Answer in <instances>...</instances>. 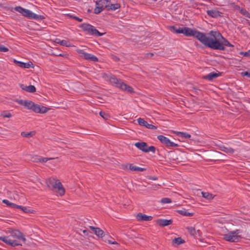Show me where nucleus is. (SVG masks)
I'll use <instances>...</instances> for the list:
<instances>
[{"label":"nucleus","mask_w":250,"mask_h":250,"mask_svg":"<svg viewBox=\"0 0 250 250\" xmlns=\"http://www.w3.org/2000/svg\"><path fill=\"white\" fill-rule=\"evenodd\" d=\"M50 164H51V163H48V166H49Z\"/></svg>","instance_id":"nucleus-62"},{"label":"nucleus","mask_w":250,"mask_h":250,"mask_svg":"<svg viewBox=\"0 0 250 250\" xmlns=\"http://www.w3.org/2000/svg\"><path fill=\"white\" fill-rule=\"evenodd\" d=\"M34 104L35 103L33 102L26 100L25 107H26L28 109L32 110Z\"/></svg>","instance_id":"nucleus-34"},{"label":"nucleus","mask_w":250,"mask_h":250,"mask_svg":"<svg viewBox=\"0 0 250 250\" xmlns=\"http://www.w3.org/2000/svg\"><path fill=\"white\" fill-rule=\"evenodd\" d=\"M220 149L221 151L227 153H233L234 152V150L232 148L229 146H220Z\"/></svg>","instance_id":"nucleus-20"},{"label":"nucleus","mask_w":250,"mask_h":250,"mask_svg":"<svg viewBox=\"0 0 250 250\" xmlns=\"http://www.w3.org/2000/svg\"><path fill=\"white\" fill-rule=\"evenodd\" d=\"M220 74H221L219 73H214V72H211L207 75L203 76L202 77V78H203V79H207L209 81H211L213 79H215L217 77H218L219 75H220Z\"/></svg>","instance_id":"nucleus-17"},{"label":"nucleus","mask_w":250,"mask_h":250,"mask_svg":"<svg viewBox=\"0 0 250 250\" xmlns=\"http://www.w3.org/2000/svg\"><path fill=\"white\" fill-rule=\"evenodd\" d=\"M16 102L20 104L25 106L26 100H17Z\"/></svg>","instance_id":"nucleus-48"},{"label":"nucleus","mask_w":250,"mask_h":250,"mask_svg":"<svg viewBox=\"0 0 250 250\" xmlns=\"http://www.w3.org/2000/svg\"><path fill=\"white\" fill-rule=\"evenodd\" d=\"M103 10V8L100 6L97 5L94 10V13L99 14Z\"/></svg>","instance_id":"nucleus-41"},{"label":"nucleus","mask_w":250,"mask_h":250,"mask_svg":"<svg viewBox=\"0 0 250 250\" xmlns=\"http://www.w3.org/2000/svg\"><path fill=\"white\" fill-rule=\"evenodd\" d=\"M50 108L45 107L44 106L41 105V113H46Z\"/></svg>","instance_id":"nucleus-44"},{"label":"nucleus","mask_w":250,"mask_h":250,"mask_svg":"<svg viewBox=\"0 0 250 250\" xmlns=\"http://www.w3.org/2000/svg\"><path fill=\"white\" fill-rule=\"evenodd\" d=\"M15 9L16 11L22 14L24 9L21 6H17L15 8Z\"/></svg>","instance_id":"nucleus-46"},{"label":"nucleus","mask_w":250,"mask_h":250,"mask_svg":"<svg viewBox=\"0 0 250 250\" xmlns=\"http://www.w3.org/2000/svg\"><path fill=\"white\" fill-rule=\"evenodd\" d=\"M174 133L177 135H180L182 137H184L185 138H189L191 137L190 134H189L186 132L174 131Z\"/></svg>","instance_id":"nucleus-33"},{"label":"nucleus","mask_w":250,"mask_h":250,"mask_svg":"<svg viewBox=\"0 0 250 250\" xmlns=\"http://www.w3.org/2000/svg\"><path fill=\"white\" fill-rule=\"evenodd\" d=\"M160 186L159 185H155L153 186V188L154 189H155L156 188H158Z\"/></svg>","instance_id":"nucleus-56"},{"label":"nucleus","mask_w":250,"mask_h":250,"mask_svg":"<svg viewBox=\"0 0 250 250\" xmlns=\"http://www.w3.org/2000/svg\"><path fill=\"white\" fill-rule=\"evenodd\" d=\"M147 178L149 180H157V177H156L155 176H154V177L148 176Z\"/></svg>","instance_id":"nucleus-55"},{"label":"nucleus","mask_w":250,"mask_h":250,"mask_svg":"<svg viewBox=\"0 0 250 250\" xmlns=\"http://www.w3.org/2000/svg\"><path fill=\"white\" fill-rule=\"evenodd\" d=\"M20 87L23 90H25L28 92L30 93H34L36 91V87L32 85H30L29 86L24 85L23 84H20Z\"/></svg>","instance_id":"nucleus-16"},{"label":"nucleus","mask_w":250,"mask_h":250,"mask_svg":"<svg viewBox=\"0 0 250 250\" xmlns=\"http://www.w3.org/2000/svg\"><path fill=\"white\" fill-rule=\"evenodd\" d=\"M5 233L6 234H9L10 236L14 238L22 240L24 243H25L26 240L24 235L18 229L8 228L5 231Z\"/></svg>","instance_id":"nucleus-5"},{"label":"nucleus","mask_w":250,"mask_h":250,"mask_svg":"<svg viewBox=\"0 0 250 250\" xmlns=\"http://www.w3.org/2000/svg\"><path fill=\"white\" fill-rule=\"evenodd\" d=\"M109 2L107 0H100L96 2V5L100 6L103 9L105 8L107 9Z\"/></svg>","instance_id":"nucleus-19"},{"label":"nucleus","mask_w":250,"mask_h":250,"mask_svg":"<svg viewBox=\"0 0 250 250\" xmlns=\"http://www.w3.org/2000/svg\"><path fill=\"white\" fill-rule=\"evenodd\" d=\"M92 27L93 26L92 25L86 23H83L80 25V27L82 28L83 31L87 32L89 34Z\"/></svg>","instance_id":"nucleus-21"},{"label":"nucleus","mask_w":250,"mask_h":250,"mask_svg":"<svg viewBox=\"0 0 250 250\" xmlns=\"http://www.w3.org/2000/svg\"><path fill=\"white\" fill-rule=\"evenodd\" d=\"M48 187L52 186L51 189L58 193L61 196H63L65 192V190L59 180L52 178L48 180Z\"/></svg>","instance_id":"nucleus-3"},{"label":"nucleus","mask_w":250,"mask_h":250,"mask_svg":"<svg viewBox=\"0 0 250 250\" xmlns=\"http://www.w3.org/2000/svg\"><path fill=\"white\" fill-rule=\"evenodd\" d=\"M31 12H32L31 11L24 9L22 15H23L25 17L30 18V13H31Z\"/></svg>","instance_id":"nucleus-42"},{"label":"nucleus","mask_w":250,"mask_h":250,"mask_svg":"<svg viewBox=\"0 0 250 250\" xmlns=\"http://www.w3.org/2000/svg\"><path fill=\"white\" fill-rule=\"evenodd\" d=\"M135 146L144 152H148L149 151L154 153L156 148L154 146H148L146 142H137L134 144Z\"/></svg>","instance_id":"nucleus-7"},{"label":"nucleus","mask_w":250,"mask_h":250,"mask_svg":"<svg viewBox=\"0 0 250 250\" xmlns=\"http://www.w3.org/2000/svg\"><path fill=\"white\" fill-rule=\"evenodd\" d=\"M0 240L12 247L21 246V244L19 243L17 240H12L9 238V236H0Z\"/></svg>","instance_id":"nucleus-10"},{"label":"nucleus","mask_w":250,"mask_h":250,"mask_svg":"<svg viewBox=\"0 0 250 250\" xmlns=\"http://www.w3.org/2000/svg\"><path fill=\"white\" fill-rule=\"evenodd\" d=\"M64 15H65L66 16H67V17L70 18H72V19H75V20L79 21V22H82L83 21V19H81V18H80L77 16H73L72 15H71L69 13H66V14H64Z\"/></svg>","instance_id":"nucleus-39"},{"label":"nucleus","mask_w":250,"mask_h":250,"mask_svg":"<svg viewBox=\"0 0 250 250\" xmlns=\"http://www.w3.org/2000/svg\"><path fill=\"white\" fill-rule=\"evenodd\" d=\"M99 114L102 117H103L104 119L105 120H107L109 117V115L108 114H106L104 112L101 111Z\"/></svg>","instance_id":"nucleus-43"},{"label":"nucleus","mask_w":250,"mask_h":250,"mask_svg":"<svg viewBox=\"0 0 250 250\" xmlns=\"http://www.w3.org/2000/svg\"><path fill=\"white\" fill-rule=\"evenodd\" d=\"M185 243V241L181 237L175 238L172 240V244H176L178 246Z\"/></svg>","instance_id":"nucleus-28"},{"label":"nucleus","mask_w":250,"mask_h":250,"mask_svg":"<svg viewBox=\"0 0 250 250\" xmlns=\"http://www.w3.org/2000/svg\"><path fill=\"white\" fill-rule=\"evenodd\" d=\"M156 222L160 227H164L171 225L172 223V220L159 219L156 220Z\"/></svg>","instance_id":"nucleus-14"},{"label":"nucleus","mask_w":250,"mask_h":250,"mask_svg":"<svg viewBox=\"0 0 250 250\" xmlns=\"http://www.w3.org/2000/svg\"><path fill=\"white\" fill-rule=\"evenodd\" d=\"M202 196L207 199H212L214 198V196L208 192H202Z\"/></svg>","instance_id":"nucleus-32"},{"label":"nucleus","mask_w":250,"mask_h":250,"mask_svg":"<svg viewBox=\"0 0 250 250\" xmlns=\"http://www.w3.org/2000/svg\"><path fill=\"white\" fill-rule=\"evenodd\" d=\"M241 54H243L244 56H250V50H249L248 52H240Z\"/></svg>","instance_id":"nucleus-53"},{"label":"nucleus","mask_w":250,"mask_h":250,"mask_svg":"<svg viewBox=\"0 0 250 250\" xmlns=\"http://www.w3.org/2000/svg\"><path fill=\"white\" fill-rule=\"evenodd\" d=\"M138 123L140 125L144 126L149 129H156L157 128L156 126L148 124L146 121L141 118L138 119Z\"/></svg>","instance_id":"nucleus-12"},{"label":"nucleus","mask_w":250,"mask_h":250,"mask_svg":"<svg viewBox=\"0 0 250 250\" xmlns=\"http://www.w3.org/2000/svg\"><path fill=\"white\" fill-rule=\"evenodd\" d=\"M1 116L3 118H10L12 117V114L8 111H3L1 113Z\"/></svg>","instance_id":"nucleus-38"},{"label":"nucleus","mask_w":250,"mask_h":250,"mask_svg":"<svg viewBox=\"0 0 250 250\" xmlns=\"http://www.w3.org/2000/svg\"><path fill=\"white\" fill-rule=\"evenodd\" d=\"M54 159V158H41L39 159V161L41 163H46Z\"/></svg>","instance_id":"nucleus-40"},{"label":"nucleus","mask_w":250,"mask_h":250,"mask_svg":"<svg viewBox=\"0 0 250 250\" xmlns=\"http://www.w3.org/2000/svg\"><path fill=\"white\" fill-rule=\"evenodd\" d=\"M136 218L139 221H151L152 219L151 216H148L142 213H138L136 215Z\"/></svg>","instance_id":"nucleus-15"},{"label":"nucleus","mask_w":250,"mask_h":250,"mask_svg":"<svg viewBox=\"0 0 250 250\" xmlns=\"http://www.w3.org/2000/svg\"><path fill=\"white\" fill-rule=\"evenodd\" d=\"M209 34L211 37H207L205 45L214 50H224L225 46H233L218 32L211 31Z\"/></svg>","instance_id":"nucleus-1"},{"label":"nucleus","mask_w":250,"mask_h":250,"mask_svg":"<svg viewBox=\"0 0 250 250\" xmlns=\"http://www.w3.org/2000/svg\"><path fill=\"white\" fill-rule=\"evenodd\" d=\"M105 33H100L93 26L90 31L89 34L91 35H95L97 36H102L105 34Z\"/></svg>","instance_id":"nucleus-24"},{"label":"nucleus","mask_w":250,"mask_h":250,"mask_svg":"<svg viewBox=\"0 0 250 250\" xmlns=\"http://www.w3.org/2000/svg\"><path fill=\"white\" fill-rule=\"evenodd\" d=\"M2 202L4 204H5L7 206L12 208H16L17 207V205L11 203L9 202L8 200L6 199H3L2 200Z\"/></svg>","instance_id":"nucleus-31"},{"label":"nucleus","mask_w":250,"mask_h":250,"mask_svg":"<svg viewBox=\"0 0 250 250\" xmlns=\"http://www.w3.org/2000/svg\"><path fill=\"white\" fill-rule=\"evenodd\" d=\"M32 110L35 113H41V105L35 104Z\"/></svg>","instance_id":"nucleus-37"},{"label":"nucleus","mask_w":250,"mask_h":250,"mask_svg":"<svg viewBox=\"0 0 250 250\" xmlns=\"http://www.w3.org/2000/svg\"><path fill=\"white\" fill-rule=\"evenodd\" d=\"M111 77H114V76H111L110 75L106 74L105 73H104L103 74V77L107 80H109L110 81V79Z\"/></svg>","instance_id":"nucleus-49"},{"label":"nucleus","mask_w":250,"mask_h":250,"mask_svg":"<svg viewBox=\"0 0 250 250\" xmlns=\"http://www.w3.org/2000/svg\"><path fill=\"white\" fill-rule=\"evenodd\" d=\"M177 159H178V158H177V157H176V158H175V157H174V158H173L172 159V160H175Z\"/></svg>","instance_id":"nucleus-60"},{"label":"nucleus","mask_w":250,"mask_h":250,"mask_svg":"<svg viewBox=\"0 0 250 250\" xmlns=\"http://www.w3.org/2000/svg\"><path fill=\"white\" fill-rule=\"evenodd\" d=\"M107 242H108V243L111 244L118 245V243L117 242H116V241H111L110 240H108Z\"/></svg>","instance_id":"nucleus-54"},{"label":"nucleus","mask_w":250,"mask_h":250,"mask_svg":"<svg viewBox=\"0 0 250 250\" xmlns=\"http://www.w3.org/2000/svg\"><path fill=\"white\" fill-rule=\"evenodd\" d=\"M231 5V7L235 10H240L241 9L238 5H235L234 3H231L230 4Z\"/></svg>","instance_id":"nucleus-51"},{"label":"nucleus","mask_w":250,"mask_h":250,"mask_svg":"<svg viewBox=\"0 0 250 250\" xmlns=\"http://www.w3.org/2000/svg\"><path fill=\"white\" fill-rule=\"evenodd\" d=\"M55 42H56L61 44V45L65 46L67 47L70 46V44L68 43V42L65 40L61 41L60 40L57 39H56Z\"/></svg>","instance_id":"nucleus-29"},{"label":"nucleus","mask_w":250,"mask_h":250,"mask_svg":"<svg viewBox=\"0 0 250 250\" xmlns=\"http://www.w3.org/2000/svg\"><path fill=\"white\" fill-rule=\"evenodd\" d=\"M240 12L241 14H242L243 16H245L246 17L250 19V13L246 10L245 9L241 8L240 10Z\"/></svg>","instance_id":"nucleus-36"},{"label":"nucleus","mask_w":250,"mask_h":250,"mask_svg":"<svg viewBox=\"0 0 250 250\" xmlns=\"http://www.w3.org/2000/svg\"><path fill=\"white\" fill-rule=\"evenodd\" d=\"M14 62L17 64L21 68H28L31 67L34 68V65L31 62H29L27 63H24L18 61L16 60H14Z\"/></svg>","instance_id":"nucleus-11"},{"label":"nucleus","mask_w":250,"mask_h":250,"mask_svg":"<svg viewBox=\"0 0 250 250\" xmlns=\"http://www.w3.org/2000/svg\"><path fill=\"white\" fill-rule=\"evenodd\" d=\"M157 138L162 143L165 144L167 146L176 147L178 146V145L171 142L167 138L164 136L158 135Z\"/></svg>","instance_id":"nucleus-9"},{"label":"nucleus","mask_w":250,"mask_h":250,"mask_svg":"<svg viewBox=\"0 0 250 250\" xmlns=\"http://www.w3.org/2000/svg\"><path fill=\"white\" fill-rule=\"evenodd\" d=\"M120 8V4L119 3L110 4L109 3L107 6V10H115Z\"/></svg>","instance_id":"nucleus-25"},{"label":"nucleus","mask_w":250,"mask_h":250,"mask_svg":"<svg viewBox=\"0 0 250 250\" xmlns=\"http://www.w3.org/2000/svg\"><path fill=\"white\" fill-rule=\"evenodd\" d=\"M17 208H19L22 210L24 212L27 213H34L35 212V210L32 209H30L27 208L26 207L17 205Z\"/></svg>","instance_id":"nucleus-26"},{"label":"nucleus","mask_w":250,"mask_h":250,"mask_svg":"<svg viewBox=\"0 0 250 250\" xmlns=\"http://www.w3.org/2000/svg\"><path fill=\"white\" fill-rule=\"evenodd\" d=\"M89 228L94 232V234L99 238H103L105 235L104 231L99 228L90 226Z\"/></svg>","instance_id":"nucleus-13"},{"label":"nucleus","mask_w":250,"mask_h":250,"mask_svg":"<svg viewBox=\"0 0 250 250\" xmlns=\"http://www.w3.org/2000/svg\"><path fill=\"white\" fill-rule=\"evenodd\" d=\"M77 52L80 54L81 57L83 58L85 60H89L93 62H98V59L95 56L91 54L87 53L82 49H77Z\"/></svg>","instance_id":"nucleus-8"},{"label":"nucleus","mask_w":250,"mask_h":250,"mask_svg":"<svg viewBox=\"0 0 250 250\" xmlns=\"http://www.w3.org/2000/svg\"><path fill=\"white\" fill-rule=\"evenodd\" d=\"M129 170L134 171H143L146 170L144 168L136 166H133V164H130L129 166Z\"/></svg>","instance_id":"nucleus-23"},{"label":"nucleus","mask_w":250,"mask_h":250,"mask_svg":"<svg viewBox=\"0 0 250 250\" xmlns=\"http://www.w3.org/2000/svg\"><path fill=\"white\" fill-rule=\"evenodd\" d=\"M169 29L173 33L177 34L182 33L187 37H195L202 43L205 45L207 36L204 33L199 32L196 30H193L188 27H178L177 28L175 26H170L169 27Z\"/></svg>","instance_id":"nucleus-2"},{"label":"nucleus","mask_w":250,"mask_h":250,"mask_svg":"<svg viewBox=\"0 0 250 250\" xmlns=\"http://www.w3.org/2000/svg\"><path fill=\"white\" fill-rule=\"evenodd\" d=\"M30 18L35 20H42L44 18V17L43 16L38 15L34 14L33 12H31V13H30Z\"/></svg>","instance_id":"nucleus-30"},{"label":"nucleus","mask_w":250,"mask_h":250,"mask_svg":"<svg viewBox=\"0 0 250 250\" xmlns=\"http://www.w3.org/2000/svg\"><path fill=\"white\" fill-rule=\"evenodd\" d=\"M241 232V231L240 229L230 231L228 234L223 235V239L227 241L231 242H238L240 237V236H238V234Z\"/></svg>","instance_id":"nucleus-6"},{"label":"nucleus","mask_w":250,"mask_h":250,"mask_svg":"<svg viewBox=\"0 0 250 250\" xmlns=\"http://www.w3.org/2000/svg\"><path fill=\"white\" fill-rule=\"evenodd\" d=\"M171 202V200L170 199L168 198H164L161 199V203L166 204V203H170Z\"/></svg>","instance_id":"nucleus-45"},{"label":"nucleus","mask_w":250,"mask_h":250,"mask_svg":"<svg viewBox=\"0 0 250 250\" xmlns=\"http://www.w3.org/2000/svg\"><path fill=\"white\" fill-rule=\"evenodd\" d=\"M172 154H172V152H168V156H169V157H171V156H172Z\"/></svg>","instance_id":"nucleus-57"},{"label":"nucleus","mask_w":250,"mask_h":250,"mask_svg":"<svg viewBox=\"0 0 250 250\" xmlns=\"http://www.w3.org/2000/svg\"><path fill=\"white\" fill-rule=\"evenodd\" d=\"M130 164H122L121 165V167L123 169L125 170H129V166Z\"/></svg>","instance_id":"nucleus-47"},{"label":"nucleus","mask_w":250,"mask_h":250,"mask_svg":"<svg viewBox=\"0 0 250 250\" xmlns=\"http://www.w3.org/2000/svg\"><path fill=\"white\" fill-rule=\"evenodd\" d=\"M147 55H150L151 57H152L153 56V53H149V54H147Z\"/></svg>","instance_id":"nucleus-58"},{"label":"nucleus","mask_w":250,"mask_h":250,"mask_svg":"<svg viewBox=\"0 0 250 250\" xmlns=\"http://www.w3.org/2000/svg\"><path fill=\"white\" fill-rule=\"evenodd\" d=\"M110 83L114 84L116 87L130 93L134 92L133 89L130 86L124 83L121 80L118 79L115 77H111Z\"/></svg>","instance_id":"nucleus-4"},{"label":"nucleus","mask_w":250,"mask_h":250,"mask_svg":"<svg viewBox=\"0 0 250 250\" xmlns=\"http://www.w3.org/2000/svg\"><path fill=\"white\" fill-rule=\"evenodd\" d=\"M207 12L208 15L213 18H217L221 16V14H222L219 11L216 10H208Z\"/></svg>","instance_id":"nucleus-18"},{"label":"nucleus","mask_w":250,"mask_h":250,"mask_svg":"<svg viewBox=\"0 0 250 250\" xmlns=\"http://www.w3.org/2000/svg\"><path fill=\"white\" fill-rule=\"evenodd\" d=\"M187 229L191 235L195 236L196 234L197 231L194 228L192 227H187Z\"/></svg>","instance_id":"nucleus-35"},{"label":"nucleus","mask_w":250,"mask_h":250,"mask_svg":"<svg viewBox=\"0 0 250 250\" xmlns=\"http://www.w3.org/2000/svg\"><path fill=\"white\" fill-rule=\"evenodd\" d=\"M87 230H83V233H87Z\"/></svg>","instance_id":"nucleus-59"},{"label":"nucleus","mask_w":250,"mask_h":250,"mask_svg":"<svg viewBox=\"0 0 250 250\" xmlns=\"http://www.w3.org/2000/svg\"><path fill=\"white\" fill-rule=\"evenodd\" d=\"M8 51V49L3 46V45H0V51L2 52H7Z\"/></svg>","instance_id":"nucleus-50"},{"label":"nucleus","mask_w":250,"mask_h":250,"mask_svg":"<svg viewBox=\"0 0 250 250\" xmlns=\"http://www.w3.org/2000/svg\"><path fill=\"white\" fill-rule=\"evenodd\" d=\"M181 215L186 216H192L193 214V213L188 212L186 209L183 208L181 210H178L177 211Z\"/></svg>","instance_id":"nucleus-27"},{"label":"nucleus","mask_w":250,"mask_h":250,"mask_svg":"<svg viewBox=\"0 0 250 250\" xmlns=\"http://www.w3.org/2000/svg\"><path fill=\"white\" fill-rule=\"evenodd\" d=\"M119 59L118 58H116L115 61H119Z\"/></svg>","instance_id":"nucleus-61"},{"label":"nucleus","mask_w":250,"mask_h":250,"mask_svg":"<svg viewBox=\"0 0 250 250\" xmlns=\"http://www.w3.org/2000/svg\"><path fill=\"white\" fill-rule=\"evenodd\" d=\"M241 74L243 76H248V77L250 78V72H248V71L243 72L241 73Z\"/></svg>","instance_id":"nucleus-52"},{"label":"nucleus","mask_w":250,"mask_h":250,"mask_svg":"<svg viewBox=\"0 0 250 250\" xmlns=\"http://www.w3.org/2000/svg\"><path fill=\"white\" fill-rule=\"evenodd\" d=\"M36 134V132L35 131H32L30 132H21V136L25 137L27 138H30L31 137H33Z\"/></svg>","instance_id":"nucleus-22"}]
</instances>
